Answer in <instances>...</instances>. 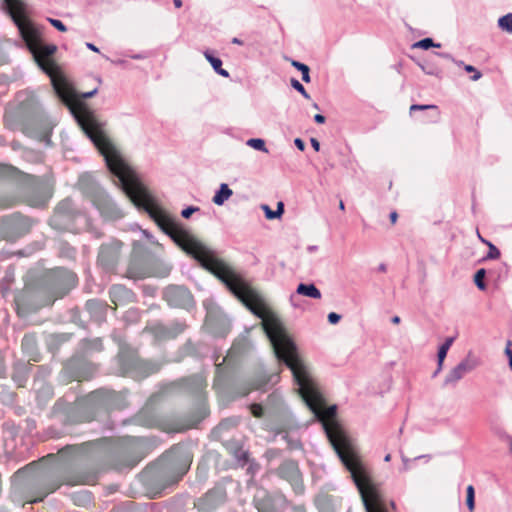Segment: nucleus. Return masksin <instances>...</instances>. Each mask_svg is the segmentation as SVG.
<instances>
[{
  "instance_id": "48",
  "label": "nucleus",
  "mask_w": 512,
  "mask_h": 512,
  "mask_svg": "<svg viewBox=\"0 0 512 512\" xmlns=\"http://www.w3.org/2000/svg\"><path fill=\"white\" fill-rule=\"evenodd\" d=\"M86 47L94 52H99V49L92 43H86Z\"/></svg>"
},
{
  "instance_id": "16",
  "label": "nucleus",
  "mask_w": 512,
  "mask_h": 512,
  "mask_svg": "<svg viewBox=\"0 0 512 512\" xmlns=\"http://www.w3.org/2000/svg\"><path fill=\"white\" fill-rule=\"evenodd\" d=\"M158 370V365L147 361L139 360L135 363V373L140 377H146Z\"/></svg>"
},
{
  "instance_id": "24",
  "label": "nucleus",
  "mask_w": 512,
  "mask_h": 512,
  "mask_svg": "<svg viewBox=\"0 0 512 512\" xmlns=\"http://www.w3.org/2000/svg\"><path fill=\"white\" fill-rule=\"evenodd\" d=\"M262 209L264 210L267 219H276L283 214L284 205L282 202H278L276 210H271L268 205H263Z\"/></svg>"
},
{
  "instance_id": "38",
  "label": "nucleus",
  "mask_w": 512,
  "mask_h": 512,
  "mask_svg": "<svg viewBox=\"0 0 512 512\" xmlns=\"http://www.w3.org/2000/svg\"><path fill=\"white\" fill-rule=\"evenodd\" d=\"M250 410L254 417L261 418L263 416V408L259 404H252Z\"/></svg>"
},
{
  "instance_id": "34",
  "label": "nucleus",
  "mask_w": 512,
  "mask_h": 512,
  "mask_svg": "<svg viewBox=\"0 0 512 512\" xmlns=\"http://www.w3.org/2000/svg\"><path fill=\"white\" fill-rule=\"evenodd\" d=\"M489 251L487 254L488 259H498L500 257L499 249L492 243H488Z\"/></svg>"
},
{
  "instance_id": "28",
  "label": "nucleus",
  "mask_w": 512,
  "mask_h": 512,
  "mask_svg": "<svg viewBox=\"0 0 512 512\" xmlns=\"http://www.w3.org/2000/svg\"><path fill=\"white\" fill-rule=\"evenodd\" d=\"M4 224L7 227H11V228L17 227V226H22V225L26 224V219H24L22 216L14 215V216L6 219L4 221Z\"/></svg>"
},
{
  "instance_id": "18",
  "label": "nucleus",
  "mask_w": 512,
  "mask_h": 512,
  "mask_svg": "<svg viewBox=\"0 0 512 512\" xmlns=\"http://www.w3.org/2000/svg\"><path fill=\"white\" fill-rule=\"evenodd\" d=\"M193 393H200L206 387V378L202 374L193 375L185 380Z\"/></svg>"
},
{
  "instance_id": "33",
  "label": "nucleus",
  "mask_w": 512,
  "mask_h": 512,
  "mask_svg": "<svg viewBox=\"0 0 512 512\" xmlns=\"http://www.w3.org/2000/svg\"><path fill=\"white\" fill-rule=\"evenodd\" d=\"M291 86L298 91L304 98L310 99V95L305 90L304 86L295 78L291 79Z\"/></svg>"
},
{
  "instance_id": "63",
  "label": "nucleus",
  "mask_w": 512,
  "mask_h": 512,
  "mask_svg": "<svg viewBox=\"0 0 512 512\" xmlns=\"http://www.w3.org/2000/svg\"><path fill=\"white\" fill-rule=\"evenodd\" d=\"M294 512H306V511H305L304 509H301V508H296V509L294 510Z\"/></svg>"
},
{
  "instance_id": "36",
  "label": "nucleus",
  "mask_w": 512,
  "mask_h": 512,
  "mask_svg": "<svg viewBox=\"0 0 512 512\" xmlns=\"http://www.w3.org/2000/svg\"><path fill=\"white\" fill-rule=\"evenodd\" d=\"M464 69L465 71L469 72V73H474L471 77V80L472 81H477L479 80L481 77H482V74L480 71H478L474 66L472 65H465L464 66Z\"/></svg>"
},
{
  "instance_id": "17",
  "label": "nucleus",
  "mask_w": 512,
  "mask_h": 512,
  "mask_svg": "<svg viewBox=\"0 0 512 512\" xmlns=\"http://www.w3.org/2000/svg\"><path fill=\"white\" fill-rule=\"evenodd\" d=\"M479 361L477 358L473 357L471 353L461 360L457 365V369L465 376V374L473 371L476 367H478Z\"/></svg>"
},
{
  "instance_id": "39",
  "label": "nucleus",
  "mask_w": 512,
  "mask_h": 512,
  "mask_svg": "<svg viewBox=\"0 0 512 512\" xmlns=\"http://www.w3.org/2000/svg\"><path fill=\"white\" fill-rule=\"evenodd\" d=\"M198 210H199L198 207L189 206V207H187V208L182 210L181 215L184 218H189L194 212H196Z\"/></svg>"
},
{
  "instance_id": "51",
  "label": "nucleus",
  "mask_w": 512,
  "mask_h": 512,
  "mask_svg": "<svg viewBox=\"0 0 512 512\" xmlns=\"http://www.w3.org/2000/svg\"><path fill=\"white\" fill-rule=\"evenodd\" d=\"M438 55L440 57L448 59V60H452L453 59L452 56L449 53H439Z\"/></svg>"
},
{
  "instance_id": "60",
  "label": "nucleus",
  "mask_w": 512,
  "mask_h": 512,
  "mask_svg": "<svg viewBox=\"0 0 512 512\" xmlns=\"http://www.w3.org/2000/svg\"><path fill=\"white\" fill-rule=\"evenodd\" d=\"M390 459H391V455H390V454H387V455L385 456V458H384V460H385L386 462L390 461Z\"/></svg>"
},
{
  "instance_id": "23",
  "label": "nucleus",
  "mask_w": 512,
  "mask_h": 512,
  "mask_svg": "<svg viewBox=\"0 0 512 512\" xmlns=\"http://www.w3.org/2000/svg\"><path fill=\"white\" fill-rule=\"evenodd\" d=\"M86 308L91 315H94L99 318L102 316V314L106 310V307L103 305V303L98 300L87 301Z\"/></svg>"
},
{
  "instance_id": "41",
  "label": "nucleus",
  "mask_w": 512,
  "mask_h": 512,
  "mask_svg": "<svg viewBox=\"0 0 512 512\" xmlns=\"http://www.w3.org/2000/svg\"><path fill=\"white\" fill-rule=\"evenodd\" d=\"M437 107L435 105H418L414 104L410 107V111H416V110H426V109H436Z\"/></svg>"
},
{
  "instance_id": "14",
  "label": "nucleus",
  "mask_w": 512,
  "mask_h": 512,
  "mask_svg": "<svg viewBox=\"0 0 512 512\" xmlns=\"http://www.w3.org/2000/svg\"><path fill=\"white\" fill-rule=\"evenodd\" d=\"M110 298L111 301L115 304H122L123 302L127 301L131 297V291L126 289L122 285H114L110 289Z\"/></svg>"
},
{
  "instance_id": "49",
  "label": "nucleus",
  "mask_w": 512,
  "mask_h": 512,
  "mask_svg": "<svg viewBox=\"0 0 512 512\" xmlns=\"http://www.w3.org/2000/svg\"><path fill=\"white\" fill-rule=\"evenodd\" d=\"M397 217H398V215H397V213H396L395 211H393V212H391V213H390V220H391V222H392L393 224L396 222Z\"/></svg>"
},
{
  "instance_id": "47",
  "label": "nucleus",
  "mask_w": 512,
  "mask_h": 512,
  "mask_svg": "<svg viewBox=\"0 0 512 512\" xmlns=\"http://www.w3.org/2000/svg\"><path fill=\"white\" fill-rule=\"evenodd\" d=\"M143 235L152 243H154V237L152 234H150L148 231L146 230H143L142 231Z\"/></svg>"
},
{
  "instance_id": "20",
  "label": "nucleus",
  "mask_w": 512,
  "mask_h": 512,
  "mask_svg": "<svg viewBox=\"0 0 512 512\" xmlns=\"http://www.w3.org/2000/svg\"><path fill=\"white\" fill-rule=\"evenodd\" d=\"M464 377V375L457 369V367H453L445 376L443 381L444 387H455L456 384Z\"/></svg>"
},
{
  "instance_id": "5",
  "label": "nucleus",
  "mask_w": 512,
  "mask_h": 512,
  "mask_svg": "<svg viewBox=\"0 0 512 512\" xmlns=\"http://www.w3.org/2000/svg\"><path fill=\"white\" fill-rule=\"evenodd\" d=\"M92 202L105 219L117 220L124 216L122 210L113 202L110 196L104 191L97 192L94 195Z\"/></svg>"
},
{
  "instance_id": "64",
  "label": "nucleus",
  "mask_w": 512,
  "mask_h": 512,
  "mask_svg": "<svg viewBox=\"0 0 512 512\" xmlns=\"http://www.w3.org/2000/svg\"><path fill=\"white\" fill-rule=\"evenodd\" d=\"M59 486H60V485H56V486H54V487H53V488H52L48 493H51V492L55 491Z\"/></svg>"
},
{
  "instance_id": "22",
  "label": "nucleus",
  "mask_w": 512,
  "mask_h": 512,
  "mask_svg": "<svg viewBox=\"0 0 512 512\" xmlns=\"http://www.w3.org/2000/svg\"><path fill=\"white\" fill-rule=\"evenodd\" d=\"M454 342V337H448L444 343L439 347L437 358H438V370H442L443 362L447 355L448 350Z\"/></svg>"
},
{
  "instance_id": "26",
  "label": "nucleus",
  "mask_w": 512,
  "mask_h": 512,
  "mask_svg": "<svg viewBox=\"0 0 512 512\" xmlns=\"http://www.w3.org/2000/svg\"><path fill=\"white\" fill-rule=\"evenodd\" d=\"M291 65L300 71V73L302 74V80L304 82L309 83L311 81L310 75H309L310 69L306 64L301 63L296 60H291Z\"/></svg>"
},
{
  "instance_id": "31",
  "label": "nucleus",
  "mask_w": 512,
  "mask_h": 512,
  "mask_svg": "<svg viewBox=\"0 0 512 512\" xmlns=\"http://www.w3.org/2000/svg\"><path fill=\"white\" fill-rule=\"evenodd\" d=\"M238 424V420L236 418H229L223 420L218 426V431H224L229 429L230 427H235Z\"/></svg>"
},
{
  "instance_id": "7",
  "label": "nucleus",
  "mask_w": 512,
  "mask_h": 512,
  "mask_svg": "<svg viewBox=\"0 0 512 512\" xmlns=\"http://www.w3.org/2000/svg\"><path fill=\"white\" fill-rule=\"evenodd\" d=\"M53 286L57 298L63 297L76 285V275L65 269H57L52 273Z\"/></svg>"
},
{
  "instance_id": "55",
  "label": "nucleus",
  "mask_w": 512,
  "mask_h": 512,
  "mask_svg": "<svg viewBox=\"0 0 512 512\" xmlns=\"http://www.w3.org/2000/svg\"><path fill=\"white\" fill-rule=\"evenodd\" d=\"M174 2V5L176 8H180L182 6V1L181 0H173Z\"/></svg>"
},
{
  "instance_id": "13",
  "label": "nucleus",
  "mask_w": 512,
  "mask_h": 512,
  "mask_svg": "<svg viewBox=\"0 0 512 512\" xmlns=\"http://www.w3.org/2000/svg\"><path fill=\"white\" fill-rule=\"evenodd\" d=\"M73 211L72 201L70 199H65L59 203L56 208V212L50 220L52 226H57L59 222L64 219H70L71 213Z\"/></svg>"
},
{
  "instance_id": "62",
  "label": "nucleus",
  "mask_w": 512,
  "mask_h": 512,
  "mask_svg": "<svg viewBox=\"0 0 512 512\" xmlns=\"http://www.w3.org/2000/svg\"><path fill=\"white\" fill-rule=\"evenodd\" d=\"M423 71H425L427 74H434V72L431 71V69H428V71L422 67Z\"/></svg>"
},
{
  "instance_id": "10",
  "label": "nucleus",
  "mask_w": 512,
  "mask_h": 512,
  "mask_svg": "<svg viewBox=\"0 0 512 512\" xmlns=\"http://www.w3.org/2000/svg\"><path fill=\"white\" fill-rule=\"evenodd\" d=\"M278 474L281 478L290 482L297 491H302L301 473L296 462H284L278 468Z\"/></svg>"
},
{
  "instance_id": "42",
  "label": "nucleus",
  "mask_w": 512,
  "mask_h": 512,
  "mask_svg": "<svg viewBox=\"0 0 512 512\" xmlns=\"http://www.w3.org/2000/svg\"><path fill=\"white\" fill-rule=\"evenodd\" d=\"M327 318L330 324H337L340 321L341 316L335 312H331L328 314Z\"/></svg>"
},
{
  "instance_id": "37",
  "label": "nucleus",
  "mask_w": 512,
  "mask_h": 512,
  "mask_svg": "<svg viewBox=\"0 0 512 512\" xmlns=\"http://www.w3.org/2000/svg\"><path fill=\"white\" fill-rule=\"evenodd\" d=\"M48 21L53 27L61 32H65L67 30L66 26L58 19L48 18Z\"/></svg>"
},
{
  "instance_id": "11",
  "label": "nucleus",
  "mask_w": 512,
  "mask_h": 512,
  "mask_svg": "<svg viewBox=\"0 0 512 512\" xmlns=\"http://www.w3.org/2000/svg\"><path fill=\"white\" fill-rule=\"evenodd\" d=\"M185 324L182 322H174L169 327H166L162 324L155 325L152 330L155 332L156 336L161 338H174L178 334L182 333L185 329Z\"/></svg>"
},
{
  "instance_id": "50",
  "label": "nucleus",
  "mask_w": 512,
  "mask_h": 512,
  "mask_svg": "<svg viewBox=\"0 0 512 512\" xmlns=\"http://www.w3.org/2000/svg\"><path fill=\"white\" fill-rule=\"evenodd\" d=\"M245 454L246 453L244 451H242V450H238V451L235 452V456L237 458H239V459H242L245 456Z\"/></svg>"
},
{
  "instance_id": "35",
  "label": "nucleus",
  "mask_w": 512,
  "mask_h": 512,
  "mask_svg": "<svg viewBox=\"0 0 512 512\" xmlns=\"http://www.w3.org/2000/svg\"><path fill=\"white\" fill-rule=\"evenodd\" d=\"M170 271H171L170 265L161 264V268L159 269V271L154 272L153 275L156 277H166L169 275Z\"/></svg>"
},
{
  "instance_id": "46",
  "label": "nucleus",
  "mask_w": 512,
  "mask_h": 512,
  "mask_svg": "<svg viewBox=\"0 0 512 512\" xmlns=\"http://www.w3.org/2000/svg\"><path fill=\"white\" fill-rule=\"evenodd\" d=\"M314 120L315 122H317L318 124H323L325 122V117L322 115V114H316L314 116Z\"/></svg>"
},
{
  "instance_id": "15",
  "label": "nucleus",
  "mask_w": 512,
  "mask_h": 512,
  "mask_svg": "<svg viewBox=\"0 0 512 512\" xmlns=\"http://www.w3.org/2000/svg\"><path fill=\"white\" fill-rule=\"evenodd\" d=\"M232 195L233 191L229 188L228 184L221 183L212 201L215 205L222 206Z\"/></svg>"
},
{
  "instance_id": "53",
  "label": "nucleus",
  "mask_w": 512,
  "mask_h": 512,
  "mask_svg": "<svg viewBox=\"0 0 512 512\" xmlns=\"http://www.w3.org/2000/svg\"><path fill=\"white\" fill-rule=\"evenodd\" d=\"M232 43H233V44H237V45H243L242 40H240V39H239V38H237V37H234V38L232 39Z\"/></svg>"
},
{
  "instance_id": "45",
  "label": "nucleus",
  "mask_w": 512,
  "mask_h": 512,
  "mask_svg": "<svg viewBox=\"0 0 512 512\" xmlns=\"http://www.w3.org/2000/svg\"><path fill=\"white\" fill-rule=\"evenodd\" d=\"M310 143H311V146L313 147V149L315 151H319L320 149V143L319 141L316 139V138H311L310 139Z\"/></svg>"
},
{
  "instance_id": "44",
  "label": "nucleus",
  "mask_w": 512,
  "mask_h": 512,
  "mask_svg": "<svg viewBox=\"0 0 512 512\" xmlns=\"http://www.w3.org/2000/svg\"><path fill=\"white\" fill-rule=\"evenodd\" d=\"M80 497L82 499L79 502H77L79 505H84L85 503H89L90 502V495L89 494L84 493V494L80 495Z\"/></svg>"
},
{
  "instance_id": "12",
  "label": "nucleus",
  "mask_w": 512,
  "mask_h": 512,
  "mask_svg": "<svg viewBox=\"0 0 512 512\" xmlns=\"http://www.w3.org/2000/svg\"><path fill=\"white\" fill-rule=\"evenodd\" d=\"M254 503L258 512L277 511L273 498L266 491H258L254 497Z\"/></svg>"
},
{
  "instance_id": "32",
  "label": "nucleus",
  "mask_w": 512,
  "mask_h": 512,
  "mask_svg": "<svg viewBox=\"0 0 512 512\" xmlns=\"http://www.w3.org/2000/svg\"><path fill=\"white\" fill-rule=\"evenodd\" d=\"M414 47L428 49L431 47H440V44H435L431 38H424L414 44Z\"/></svg>"
},
{
  "instance_id": "52",
  "label": "nucleus",
  "mask_w": 512,
  "mask_h": 512,
  "mask_svg": "<svg viewBox=\"0 0 512 512\" xmlns=\"http://www.w3.org/2000/svg\"><path fill=\"white\" fill-rule=\"evenodd\" d=\"M402 461H403V463H404V467H403V468H404V470H408V468H409V467H408L409 459H408V458H406V457H404V456H402Z\"/></svg>"
},
{
  "instance_id": "2",
  "label": "nucleus",
  "mask_w": 512,
  "mask_h": 512,
  "mask_svg": "<svg viewBox=\"0 0 512 512\" xmlns=\"http://www.w3.org/2000/svg\"><path fill=\"white\" fill-rule=\"evenodd\" d=\"M53 83L58 96L68 104L78 125L104 157L109 171L118 178L121 188L131 201L137 207L143 208L165 234L198 262L208 256L211 251L203 243L153 203L148 191L124 161L119 150L105 133L104 124L97 119L94 112L83 103L73 101L77 95L70 88L55 81ZM96 93L97 89H94L78 96L87 99Z\"/></svg>"
},
{
  "instance_id": "61",
  "label": "nucleus",
  "mask_w": 512,
  "mask_h": 512,
  "mask_svg": "<svg viewBox=\"0 0 512 512\" xmlns=\"http://www.w3.org/2000/svg\"><path fill=\"white\" fill-rule=\"evenodd\" d=\"M423 71H425L427 74H434V72L431 71V69H428V71L422 67Z\"/></svg>"
},
{
  "instance_id": "57",
  "label": "nucleus",
  "mask_w": 512,
  "mask_h": 512,
  "mask_svg": "<svg viewBox=\"0 0 512 512\" xmlns=\"http://www.w3.org/2000/svg\"><path fill=\"white\" fill-rule=\"evenodd\" d=\"M133 59H143L144 56L142 54H136L132 56Z\"/></svg>"
},
{
  "instance_id": "30",
  "label": "nucleus",
  "mask_w": 512,
  "mask_h": 512,
  "mask_svg": "<svg viewBox=\"0 0 512 512\" xmlns=\"http://www.w3.org/2000/svg\"><path fill=\"white\" fill-rule=\"evenodd\" d=\"M467 496H466V505L469 509V511H473L474 510V507H475V492H474V487L472 485H469L467 487Z\"/></svg>"
},
{
  "instance_id": "58",
  "label": "nucleus",
  "mask_w": 512,
  "mask_h": 512,
  "mask_svg": "<svg viewBox=\"0 0 512 512\" xmlns=\"http://www.w3.org/2000/svg\"><path fill=\"white\" fill-rule=\"evenodd\" d=\"M379 270L382 271V272H385L386 271V266L384 264H380L379 265Z\"/></svg>"
},
{
  "instance_id": "3",
  "label": "nucleus",
  "mask_w": 512,
  "mask_h": 512,
  "mask_svg": "<svg viewBox=\"0 0 512 512\" xmlns=\"http://www.w3.org/2000/svg\"><path fill=\"white\" fill-rule=\"evenodd\" d=\"M6 10L17 26L19 33L27 48L32 53L39 67L47 74L55 72V63L52 56L57 47L53 44L44 45L41 43V31L26 16V4L23 0H3Z\"/></svg>"
},
{
  "instance_id": "25",
  "label": "nucleus",
  "mask_w": 512,
  "mask_h": 512,
  "mask_svg": "<svg viewBox=\"0 0 512 512\" xmlns=\"http://www.w3.org/2000/svg\"><path fill=\"white\" fill-rule=\"evenodd\" d=\"M498 26L502 31L512 34V13H508L498 19Z\"/></svg>"
},
{
  "instance_id": "29",
  "label": "nucleus",
  "mask_w": 512,
  "mask_h": 512,
  "mask_svg": "<svg viewBox=\"0 0 512 512\" xmlns=\"http://www.w3.org/2000/svg\"><path fill=\"white\" fill-rule=\"evenodd\" d=\"M485 274H486V271L485 269H479L475 275H474V282H475V285L478 287V289L480 290H485L486 289V285L484 283V277H485Z\"/></svg>"
},
{
  "instance_id": "59",
  "label": "nucleus",
  "mask_w": 512,
  "mask_h": 512,
  "mask_svg": "<svg viewBox=\"0 0 512 512\" xmlns=\"http://www.w3.org/2000/svg\"><path fill=\"white\" fill-rule=\"evenodd\" d=\"M478 237H479V239H480L483 243H485V244H487V245H488V243H490L489 241H487V240H485L484 238H482V237H481V235H480L479 233H478Z\"/></svg>"
},
{
  "instance_id": "19",
  "label": "nucleus",
  "mask_w": 512,
  "mask_h": 512,
  "mask_svg": "<svg viewBox=\"0 0 512 512\" xmlns=\"http://www.w3.org/2000/svg\"><path fill=\"white\" fill-rule=\"evenodd\" d=\"M297 294L304 295L313 299H320L321 292L314 284L300 283L296 290Z\"/></svg>"
},
{
  "instance_id": "43",
  "label": "nucleus",
  "mask_w": 512,
  "mask_h": 512,
  "mask_svg": "<svg viewBox=\"0 0 512 512\" xmlns=\"http://www.w3.org/2000/svg\"><path fill=\"white\" fill-rule=\"evenodd\" d=\"M294 144L295 146L300 150V151H303L305 149V143L302 139L300 138H296L294 140Z\"/></svg>"
},
{
  "instance_id": "54",
  "label": "nucleus",
  "mask_w": 512,
  "mask_h": 512,
  "mask_svg": "<svg viewBox=\"0 0 512 512\" xmlns=\"http://www.w3.org/2000/svg\"><path fill=\"white\" fill-rule=\"evenodd\" d=\"M391 321L393 324H399L400 323V317L399 316H393L391 318Z\"/></svg>"
},
{
  "instance_id": "6",
  "label": "nucleus",
  "mask_w": 512,
  "mask_h": 512,
  "mask_svg": "<svg viewBox=\"0 0 512 512\" xmlns=\"http://www.w3.org/2000/svg\"><path fill=\"white\" fill-rule=\"evenodd\" d=\"M226 500V490L222 485H217L209 490L204 496L197 499L195 507L199 511L211 512Z\"/></svg>"
},
{
  "instance_id": "4",
  "label": "nucleus",
  "mask_w": 512,
  "mask_h": 512,
  "mask_svg": "<svg viewBox=\"0 0 512 512\" xmlns=\"http://www.w3.org/2000/svg\"><path fill=\"white\" fill-rule=\"evenodd\" d=\"M23 194L27 204L33 207L44 206L53 193V182L49 177L25 175Z\"/></svg>"
},
{
  "instance_id": "27",
  "label": "nucleus",
  "mask_w": 512,
  "mask_h": 512,
  "mask_svg": "<svg viewBox=\"0 0 512 512\" xmlns=\"http://www.w3.org/2000/svg\"><path fill=\"white\" fill-rule=\"evenodd\" d=\"M246 144L253 149L268 153V149L265 146V142L261 138H251L247 141Z\"/></svg>"
},
{
  "instance_id": "9",
  "label": "nucleus",
  "mask_w": 512,
  "mask_h": 512,
  "mask_svg": "<svg viewBox=\"0 0 512 512\" xmlns=\"http://www.w3.org/2000/svg\"><path fill=\"white\" fill-rule=\"evenodd\" d=\"M120 248L121 244L117 241L103 244L100 247L98 262L104 269L111 270L115 267L119 258Z\"/></svg>"
},
{
  "instance_id": "1",
  "label": "nucleus",
  "mask_w": 512,
  "mask_h": 512,
  "mask_svg": "<svg viewBox=\"0 0 512 512\" xmlns=\"http://www.w3.org/2000/svg\"><path fill=\"white\" fill-rule=\"evenodd\" d=\"M200 264L219 278L226 287L257 317L269 338L276 357L291 370L297 389L305 404L321 421L324 431L338 457L349 470L357 486L366 512H387L380 489L374 484L367 469L359 460L354 447L342 426L335 420V405L324 407L319 392L307 366L299 358L293 341L278 316L268 307L262 295L253 289L240 274L218 259L211 252Z\"/></svg>"
},
{
  "instance_id": "21",
  "label": "nucleus",
  "mask_w": 512,
  "mask_h": 512,
  "mask_svg": "<svg viewBox=\"0 0 512 512\" xmlns=\"http://www.w3.org/2000/svg\"><path fill=\"white\" fill-rule=\"evenodd\" d=\"M204 56L207 59V61L211 64L216 73L223 77L229 76V72L222 68V60L220 58L214 57L208 51L204 53Z\"/></svg>"
},
{
  "instance_id": "56",
  "label": "nucleus",
  "mask_w": 512,
  "mask_h": 512,
  "mask_svg": "<svg viewBox=\"0 0 512 512\" xmlns=\"http://www.w3.org/2000/svg\"><path fill=\"white\" fill-rule=\"evenodd\" d=\"M339 209L342 210V211L345 210V205H344V202L342 200H340V202H339Z\"/></svg>"
},
{
  "instance_id": "40",
  "label": "nucleus",
  "mask_w": 512,
  "mask_h": 512,
  "mask_svg": "<svg viewBox=\"0 0 512 512\" xmlns=\"http://www.w3.org/2000/svg\"><path fill=\"white\" fill-rule=\"evenodd\" d=\"M511 345H512V342L510 340L507 341V344H506V348H505V354L507 355L508 357V365L510 367V369L512 370V350H511Z\"/></svg>"
},
{
  "instance_id": "8",
  "label": "nucleus",
  "mask_w": 512,
  "mask_h": 512,
  "mask_svg": "<svg viewBox=\"0 0 512 512\" xmlns=\"http://www.w3.org/2000/svg\"><path fill=\"white\" fill-rule=\"evenodd\" d=\"M164 298L170 306L186 307L192 303V295L183 286H169L164 291Z\"/></svg>"
}]
</instances>
